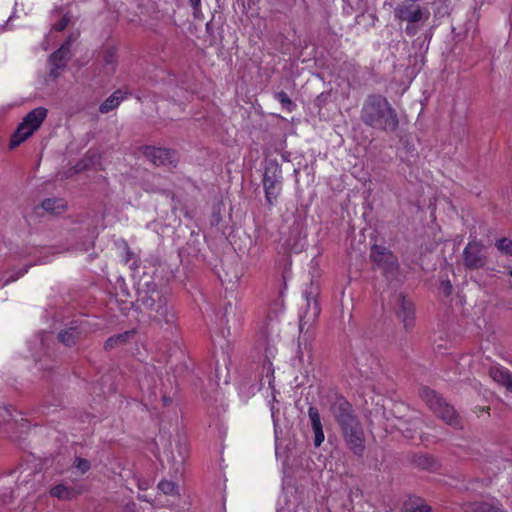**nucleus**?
Segmentation results:
<instances>
[{
  "label": "nucleus",
  "instance_id": "f8f14e48",
  "mask_svg": "<svg viewBox=\"0 0 512 512\" xmlns=\"http://www.w3.org/2000/svg\"><path fill=\"white\" fill-rule=\"evenodd\" d=\"M463 512H506L498 502H464L461 504Z\"/></svg>",
  "mask_w": 512,
  "mask_h": 512
},
{
  "label": "nucleus",
  "instance_id": "39448f33",
  "mask_svg": "<svg viewBox=\"0 0 512 512\" xmlns=\"http://www.w3.org/2000/svg\"><path fill=\"white\" fill-rule=\"evenodd\" d=\"M263 186L267 202L274 205L282 189L281 171L277 167L266 169Z\"/></svg>",
  "mask_w": 512,
  "mask_h": 512
},
{
  "label": "nucleus",
  "instance_id": "7c9ffc66",
  "mask_svg": "<svg viewBox=\"0 0 512 512\" xmlns=\"http://www.w3.org/2000/svg\"><path fill=\"white\" fill-rule=\"evenodd\" d=\"M105 62L107 64H113L114 63V52L109 51L105 57Z\"/></svg>",
  "mask_w": 512,
  "mask_h": 512
},
{
  "label": "nucleus",
  "instance_id": "20e7f679",
  "mask_svg": "<svg viewBox=\"0 0 512 512\" xmlns=\"http://www.w3.org/2000/svg\"><path fill=\"white\" fill-rule=\"evenodd\" d=\"M421 398L428 404L430 409L444 422L449 425L458 423V416L455 409L448 405L435 391L429 388H422Z\"/></svg>",
  "mask_w": 512,
  "mask_h": 512
},
{
  "label": "nucleus",
  "instance_id": "6e6552de",
  "mask_svg": "<svg viewBox=\"0 0 512 512\" xmlns=\"http://www.w3.org/2000/svg\"><path fill=\"white\" fill-rule=\"evenodd\" d=\"M464 264L469 269H478L484 266L485 248L479 242H470L463 251Z\"/></svg>",
  "mask_w": 512,
  "mask_h": 512
},
{
  "label": "nucleus",
  "instance_id": "2f4dec72",
  "mask_svg": "<svg viewBox=\"0 0 512 512\" xmlns=\"http://www.w3.org/2000/svg\"><path fill=\"white\" fill-rule=\"evenodd\" d=\"M443 288L446 295H449L451 293L452 286L449 282L443 283Z\"/></svg>",
  "mask_w": 512,
  "mask_h": 512
},
{
  "label": "nucleus",
  "instance_id": "2eb2a0df",
  "mask_svg": "<svg viewBox=\"0 0 512 512\" xmlns=\"http://www.w3.org/2000/svg\"><path fill=\"white\" fill-rule=\"evenodd\" d=\"M83 492L82 486L67 487L63 484L56 485L50 489V495L60 500H72Z\"/></svg>",
  "mask_w": 512,
  "mask_h": 512
},
{
  "label": "nucleus",
  "instance_id": "7ed1b4c3",
  "mask_svg": "<svg viewBox=\"0 0 512 512\" xmlns=\"http://www.w3.org/2000/svg\"><path fill=\"white\" fill-rule=\"evenodd\" d=\"M46 116L47 110L43 107L30 111L13 134L10 143L11 147L14 148L29 138L41 126Z\"/></svg>",
  "mask_w": 512,
  "mask_h": 512
},
{
  "label": "nucleus",
  "instance_id": "9b49d317",
  "mask_svg": "<svg viewBox=\"0 0 512 512\" xmlns=\"http://www.w3.org/2000/svg\"><path fill=\"white\" fill-rule=\"evenodd\" d=\"M398 317L402 320L405 328H410L414 324V305L402 295L397 296Z\"/></svg>",
  "mask_w": 512,
  "mask_h": 512
},
{
  "label": "nucleus",
  "instance_id": "4468645a",
  "mask_svg": "<svg viewBox=\"0 0 512 512\" xmlns=\"http://www.w3.org/2000/svg\"><path fill=\"white\" fill-rule=\"evenodd\" d=\"M308 416L310 419L311 427L314 431V445L316 447H319L323 443L325 436H324V432H323L320 414H319L317 408L312 407V406L309 407Z\"/></svg>",
  "mask_w": 512,
  "mask_h": 512
},
{
  "label": "nucleus",
  "instance_id": "b1692460",
  "mask_svg": "<svg viewBox=\"0 0 512 512\" xmlns=\"http://www.w3.org/2000/svg\"><path fill=\"white\" fill-rule=\"evenodd\" d=\"M407 512H431V507L421 501H414L406 504Z\"/></svg>",
  "mask_w": 512,
  "mask_h": 512
},
{
  "label": "nucleus",
  "instance_id": "412c9836",
  "mask_svg": "<svg viewBox=\"0 0 512 512\" xmlns=\"http://www.w3.org/2000/svg\"><path fill=\"white\" fill-rule=\"evenodd\" d=\"M371 258L374 262L380 263L386 258H391V255L385 248L375 245L371 249Z\"/></svg>",
  "mask_w": 512,
  "mask_h": 512
},
{
  "label": "nucleus",
  "instance_id": "f704fd0d",
  "mask_svg": "<svg viewBox=\"0 0 512 512\" xmlns=\"http://www.w3.org/2000/svg\"><path fill=\"white\" fill-rule=\"evenodd\" d=\"M510 276L512 277V270L509 272Z\"/></svg>",
  "mask_w": 512,
  "mask_h": 512
},
{
  "label": "nucleus",
  "instance_id": "f03ea898",
  "mask_svg": "<svg viewBox=\"0 0 512 512\" xmlns=\"http://www.w3.org/2000/svg\"><path fill=\"white\" fill-rule=\"evenodd\" d=\"M332 413L342 429L343 438L348 448L356 455L364 451V433L359 421L353 416L350 404L337 400L332 406Z\"/></svg>",
  "mask_w": 512,
  "mask_h": 512
},
{
  "label": "nucleus",
  "instance_id": "72a5a7b5",
  "mask_svg": "<svg viewBox=\"0 0 512 512\" xmlns=\"http://www.w3.org/2000/svg\"><path fill=\"white\" fill-rule=\"evenodd\" d=\"M479 412H489V407H482L479 409Z\"/></svg>",
  "mask_w": 512,
  "mask_h": 512
},
{
  "label": "nucleus",
  "instance_id": "6ab92c4d",
  "mask_svg": "<svg viewBox=\"0 0 512 512\" xmlns=\"http://www.w3.org/2000/svg\"><path fill=\"white\" fill-rule=\"evenodd\" d=\"M158 489L167 496L177 497L180 495L179 486L170 480H162L158 484Z\"/></svg>",
  "mask_w": 512,
  "mask_h": 512
},
{
  "label": "nucleus",
  "instance_id": "a878e982",
  "mask_svg": "<svg viewBox=\"0 0 512 512\" xmlns=\"http://www.w3.org/2000/svg\"><path fill=\"white\" fill-rule=\"evenodd\" d=\"M496 246L502 252L512 255V240L511 239L502 238L497 241Z\"/></svg>",
  "mask_w": 512,
  "mask_h": 512
},
{
  "label": "nucleus",
  "instance_id": "f257e3e1",
  "mask_svg": "<svg viewBox=\"0 0 512 512\" xmlns=\"http://www.w3.org/2000/svg\"><path fill=\"white\" fill-rule=\"evenodd\" d=\"M361 119L367 126L393 132L399 125L397 113L382 95H369L361 109Z\"/></svg>",
  "mask_w": 512,
  "mask_h": 512
},
{
  "label": "nucleus",
  "instance_id": "f3484780",
  "mask_svg": "<svg viewBox=\"0 0 512 512\" xmlns=\"http://www.w3.org/2000/svg\"><path fill=\"white\" fill-rule=\"evenodd\" d=\"M124 99L125 94L121 90H117L100 105L99 111L102 114L108 113L117 108Z\"/></svg>",
  "mask_w": 512,
  "mask_h": 512
},
{
  "label": "nucleus",
  "instance_id": "aec40b11",
  "mask_svg": "<svg viewBox=\"0 0 512 512\" xmlns=\"http://www.w3.org/2000/svg\"><path fill=\"white\" fill-rule=\"evenodd\" d=\"M80 336V331L77 328H69L59 334V339L65 345L73 344Z\"/></svg>",
  "mask_w": 512,
  "mask_h": 512
},
{
  "label": "nucleus",
  "instance_id": "cd10ccee",
  "mask_svg": "<svg viewBox=\"0 0 512 512\" xmlns=\"http://www.w3.org/2000/svg\"><path fill=\"white\" fill-rule=\"evenodd\" d=\"M276 99L285 107L288 111H291L293 103L285 92H279L275 95Z\"/></svg>",
  "mask_w": 512,
  "mask_h": 512
},
{
  "label": "nucleus",
  "instance_id": "a211bd4d",
  "mask_svg": "<svg viewBox=\"0 0 512 512\" xmlns=\"http://www.w3.org/2000/svg\"><path fill=\"white\" fill-rule=\"evenodd\" d=\"M42 207L52 214H60L65 210L66 203L63 199L49 198L42 202Z\"/></svg>",
  "mask_w": 512,
  "mask_h": 512
},
{
  "label": "nucleus",
  "instance_id": "393cba45",
  "mask_svg": "<svg viewBox=\"0 0 512 512\" xmlns=\"http://www.w3.org/2000/svg\"><path fill=\"white\" fill-rule=\"evenodd\" d=\"M416 423L408 424L406 422H403L399 420V423L397 424V428L401 433H403L406 437H413L412 430L415 429Z\"/></svg>",
  "mask_w": 512,
  "mask_h": 512
},
{
  "label": "nucleus",
  "instance_id": "5701e85b",
  "mask_svg": "<svg viewBox=\"0 0 512 512\" xmlns=\"http://www.w3.org/2000/svg\"><path fill=\"white\" fill-rule=\"evenodd\" d=\"M133 335L132 332L130 331H127L123 334H119V335H116V336H113V337H110L107 341H106V347L107 348H113L115 346H117L118 344L120 343H124L125 341H127L128 338H130L131 336Z\"/></svg>",
  "mask_w": 512,
  "mask_h": 512
},
{
  "label": "nucleus",
  "instance_id": "473e14b6",
  "mask_svg": "<svg viewBox=\"0 0 512 512\" xmlns=\"http://www.w3.org/2000/svg\"><path fill=\"white\" fill-rule=\"evenodd\" d=\"M200 3V0H191L192 6L196 7Z\"/></svg>",
  "mask_w": 512,
  "mask_h": 512
},
{
  "label": "nucleus",
  "instance_id": "c756f323",
  "mask_svg": "<svg viewBox=\"0 0 512 512\" xmlns=\"http://www.w3.org/2000/svg\"><path fill=\"white\" fill-rule=\"evenodd\" d=\"M68 22L69 18L67 16H63L58 23L54 24V29L57 31H62L66 28Z\"/></svg>",
  "mask_w": 512,
  "mask_h": 512
},
{
  "label": "nucleus",
  "instance_id": "bb28decb",
  "mask_svg": "<svg viewBox=\"0 0 512 512\" xmlns=\"http://www.w3.org/2000/svg\"><path fill=\"white\" fill-rule=\"evenodd\" d=\"M319 314V307L317 302H313V314L311 316L304 315L300 320V327L302 328L305 324L311 323L315 320L317 315Z\"/></svg>",
  "mask_w": 512,
  "mask_h": 512
},
{
  "label": "nucleus",
  "instance_id": "dca6fc26",
  "mask_svg": "<svg viewBox=\"0 0 512 512\" xmlns=\"http://www.w3.org/2000/svg\"><path fill=\"white\" fill-rule=\"evenodd\" d=\"M490 378L512 392V374L503 367L494 366L489 369Z\"/></svg>",
  "mask_w": 512,
  "mask_h": 512
},
{
  "label": "nucleus",
  "instance_id": "1a4fd4ad",
  "mask_svg": "<svg viewBox=\"0 0 512 512\" xmlns=\"http://www.w3.org/2000/svg\"><path fill=\"white\" fill-rule=\"evenodd\" d=\"M395 15L401 21L416 23L422 19V10L416 0H404L396 7Z\"/></svg>",
  "mask_w": 512,
  "mask_h": 512
},
{
  "label": "nucleus",
  "instance_id": "0eeeda50",
  "mask_svg": "<svg viewBox=\"0 0 512 512\" xmlns=\"http://www.w3.org/2000/svg\"><path fill=\"white\" fill-rule=\"evenodd\" d=\"M70 40L62 44V46L54 52L49 58V75L56 79L60 76L61 71L65 68L66 64L70 60Z\"/></svg>",
  "mask_w": 512,
  "mask_h": 512
},
{
  "label": "nucleus",
  "instance_id": "423d86ee",
  "mask_svg": "<svg viewBox=\"0 0 512 512\" xmlns=\"http://www.w3.org/2000/svg\"><path fill=\"white\" fill-rule=\"evenodd\" d=\"M138 301L140 302V305L149 312V316L151 318L159 320L161 317L165 316V301L158 292H152L151 295L140 294Z\"/></svg>",
  "mask_w": 512,
  "mask_h": 512
},
{
  "label": "nucleus",
  "instance_id": "c85d7f7f",
  "mask_svg": "<svg viewBox=\"0 0 512 512\" xmlns=\"http://www.w3.org/2000/svg\"><path fill=\"white\" fill-rule=\"evenodd\" d=\"M76 468L80 471V474L86 473L90 468V463L82 458H77L75 461Z\"/></svg>",
  "mask_w": 512,
  "mask_h": 512
},
{
  "label": "nucleus",
  "instance_id": "4be33fe9",
  "mask_svg": "<svg viewBox=\"0 0 512 512\" xmlns=\"http://www.w3.org/2000/svg\"><path fill=\"white\" fill-rule=\"evenodd\" d=\"M133 335L132 332L130 331H127L123 334H119V335H116V336H113V337H110L107 341H106V347L107 348H113L115 346H117L118 344L120 343H124L125 341H127L128 338H130L131 336Z\"/></svg>",
  "mask_w": 512,
  "mask_h": 512
},
{
  "label": "nucleus",
  "instance_id": "9d476101",
  "mask_svg": "<svg viewBox=\"0 0 512 512\" xmlns=\"http://www.w3.org/2000/svg\"><path fill=\"white\" fill-rule=\"evenodd\" d=\"M145 155L158 166L170 165L175 160V153L165 148L146 147Z\"/></svg>",
  "mask_w": 512,
  "mask_h": 512
},
{
  "label": "nucleus",
  "instance_id": "ddd939ff",
  "mask_svg": "<svg viewBox=\"0 0 512 512\" xmlns=\"http://www.w3.org/2000/svg\"><path fill=\"white\" fill-rule=\"evenodd\" d=\"M308 416L310 419L311 427L314 431V445L316 447H319L323 443L325 436H324V432H323L320 414H319L317 408L312 407V406L309 407Z\"/></svg>",
  "mask_w": 512,
  "mask_h": 512
}]
</instances>
